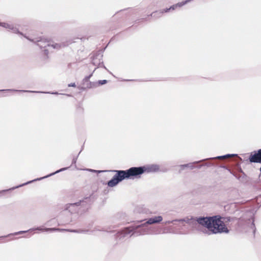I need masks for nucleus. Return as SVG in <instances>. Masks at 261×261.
Returning a JSON list of instances; mask_svg holds the SVG:
<instances>
[{
  "label": "nucleus",
  "instance_id": "aec40b11",
  "mask_svg": "<svg viewBox=\"0 0 261 261\" xmlns=\"http://www.w3.org/2000/svg\"><path fill=\"white\" fill-rule=\"evenodd\" d=\"M250 213L251 215H250V218L249 219V220L251 222V223L250 224V228L251 229H252L253 233L254 234L255 231H256V228L255 226L254 220L253 218V214L251 212H250Z\"/></svg>",
  "mask_w": 261,
  "mask_h": 261
},
{
  "label": "nucleus",
  "instance_id": "412c9836",
  "mask_svg": "<svg viewBox=\"0 0 261 261\" xmlns=\"http://www.w3.org/2000/svg\"><path fill=\"white\" fill-rule=\"evenodd\" d=\"M66 231L75 233H87L89 231L88 229H67Z\"/></svg>",
  "mask_w": 261,
  "mask_h": 261
},
{
  "label": "nucleus",
  "instance_id": "39448f33",
  "mask_svg": "<svg viewBox=\"0 0 261 261\" xmlns=\"http://www.w3.org/2000/svg\"><path fill=\"white\" fill-rule=\"evenodd\" d=\"M207 216L199 217H191L190 218L186 217L182 219H176L174 221H177L179 222H186L191 225L192 227L198 229H207V225L205 224L206 222Z\"/></svg>",
  "mask_w": 261,
  "mask_h": 261
},
{
  "label": "nucleus",
  "instance_id": "7ed1b4c3",
  "mask_svg": "<svg viewBox=\"0 0 261 261\" xmlns=\"http://www.w3.org/2000/svg\"><path fill=\"white\" fill-rule=\"evenodd\" d=\"M89 202L90 197H87L78 202L66 204L64 210L68 211L71 214L82 215L88 210Z\"/></svg>",
  "mask_w": 261,
  "mask_h": 261
},
{
  "label": "nucleus",
  "instance_id": "72a5a7b5",
  "mask_svg": "<svg viewBox=\"0 0 261 261\" xmlns=\"http://www.w3.org/2000/svg\"><path fill=\"white\" fill-rule=\"evenodd\" d=\"M119 215H120V217H120V218H121V217H122V216H123V217H124V214H118L117 217H118V216H119Z\"/></svg>",
  "mask_w": 261,
  "mask_h": 261
},
{
  "label": "nucleus",
  "instance_id": "473e14b6",
  "mask_svg": "<svg viewBox=\"0 0 261 261\" xmlns=\"http://www.w3.org/2000/svg\"><path fill=\"white\" fill-rule=\"evenodd\" d=\"M203 166V165H197L196 166H195V168H197L198 169H200Z\"/></svg>",
  "mask_w": 261,
  "mask_h": 261
},
{
  "label": "nucleus",
  "instance_id": "0eeeda50",
  "mask_svg": "<svg viewBox=\"0 0 261 261\" xmlns=\"http://www.w3.org/2000/svg\"><path fill=\"white\" fill-rule=\"evenodd\" d=\"M34 230H40V231H48V232H54V231H59V230H60V229L57 228H43L42 226H39V227H37L35 228H31L28 230H21V231H19L16 232L14 233H11L8 234V235H6V236H0V240H2L4 238H6L7 237H10L11 236H15V235H17V234H23L27 232H31V231H34Z\"/></svg>",
  "mask_w": 261,
  "mask_h": 261
},
{
  "label": "nucleus",
  "instance_id": "5701e85b",
  "mask_svg": "<svg viewBox=\"0 0 261 261\" xmlns=\"http://www.w3.org/2000/svg\"><path fill=\"white\" fill-rule=\"evenodd\" d=\"M10 30H11L12 31V32L14 33L20 34L21 35L23 36L24 37L25 36V35H24L22 33L20 32L19 30H18V29L16 27H15L13 24L12 25Z\"/></svg>",
  "mask_w": 261,
  "mask_h": 261
},
{
  "label": "nucleus",
  "instance_id": "ea45409f",
  "mask_svg": "<svg viewBox=\"0 0 261 261\" xmlns=\"http://www.w3.org/2000/svg\"><path fill=\"white\" fill-rule=\"evenodd\" d=\"M148 16H151V14L150 15H149ZM152 17H153V16H152Z\"/></svg>",
  "mask_w": 261,
  "mask_h": 261
},
{
  "label": "nucleus",
  "instance_id": "dca6fc26",
  "mask_svg": "<svg viewBox=\"0 0 261 261\" xmlns=\"http://www.w3.org/2000/svg\"><path fill=\"white\" fill-rule=\"evenodd\" d=\"M67 45L66 44V43H54L53 42H50V46L49 49L52 48L59 50L61 48L64 47Z\"/></svg>",
  "mask_w": 261,
  "mask_h": 261
},
{
  "label": "nucleus",
  "instance_id": "7c9ffc66",
  "mask_svg": "<svg viewBox=\"0 0 261 261\" xmlns=\"http://www.w3.org/2000/svg\"><path fill=\"white\" fill-rule=\"evenodd\" d=\"M90 171H92V172H98V173H100V172H106L107 171H102V170H93V169L90 170Z\"/></svg>",
  "mask_w": 261,
  "mask_h": 261
},
{
  "label": "nucleus",
  "instance_id": "a878e982",
  "mask_svg": "<svg viewBox=\"0 0 261 261\" xmlns=\"http://www.w3.org/2000/svg\"><path fill=\"white\" fill-rule=\"evenodd\" d=\"M81 151H82V150L80 151V152L79 153V154L76 156H74L73 159H72V165H74L75 167H76V161H77V158H78L80 153L81 152Z\"/></svg>",
  "mask_w": 261,
  "mask_h": 261
},
{
  "label": "nucleus",
  "instance_id": "f704fd0d",
  "mask_svg": "<svg viewBox=\"0 0 261 261\" xmlns=\"http://www.w3.org/2000/svg\"><path fill=\"white\" fill-rule=\"evenodd\" d=\"M50 221H51V220L47 221V222L45 223V225H48V226H50V225L49 224V222H50Z\"/></svg>",
  "mask_w": 261,
  "mask_h": 261
},
{
  "label": "nucleus",
  "instance_id": "f257e3e1",
  "mask_svg": "<svg viewBox=\"0 0 261 261\" xmlns=\"http://www.w3.org/2000/svg\"><path fill=\"white\" fill-rule=\"evenodd\" d=\"M160 166L157 164H147L142 166L132 167L127 170H113L110 171L116 174L109 180L107 185L109 187H114L124 179L140 178L145 173H154L159 171Z\"/></svg>",
  "mask_w": 261,
  "mask_h": 261
},
{
  "label": "nucleus",
  "instance_id": "a211bd4d",
  "mask_svg": "<svg viewBox=\"0 0 261 261\" xmlns=\"http://www.w3.org/2000/svg\"><path fill=\"white\" fill-rule=\"evenodd\" d=\"M191 0H186L185 1H182L181 2L178 3L175 5H173L172 6H170L169 7L170 11H174L177 8L181 7L182 6H184L185 5L187 4L188 3L190 2Z\"/></svg>",
  "mask_w": 261,
  "mask_h": 261
},
{
  "label": "nucleus",
  "instance_id": "393cba45",
  "mask_svg": "<svg viewBox=\"0 0 261 261\" xmlns=\"http://www.w3.org/2000/svg\"><path fill=\"white\" fill-rule=\"evenodd\" d=\"M98 86V83L97 82H90L88 85V88L91 89V88H94Z\"/></svg>",
  "mask_w": 261,
  "mask_h": 261
},
{
  "label": "nucleus",
  "instance_id": "2eb2a0df",
  "mask_svg": "<svg viewBox=\"0 0 261 261\" xmlns=\"http://www.w3.org/2000/svg\"><path fill=\"white\" fill-rule=\"evenodd\" d=\"M97 68H95L94 70L93 71V72H92L90 75H87L86 76H85L84 79L82 81V85H83V87H82V89L83 90H85L86 89V88H88V84L90 82L89 80H90V79L91 77V76L93 75V72H94V71Z\"/></svg>",
  "mask_w": 261,
  "mask_h": 261
},
{
  "label": "nucleus",
  "instance_id": "e433bc0d",
  "mask_svg": "<svg viewBox=\"0 0 261 261\" xmlns=\"http://www.w3.org/2000/svg\"><path fill=\"white\" fill-rule=\"evenodd\" d=\"M77 218H78V217L76 216L75 217H74V218H73V219H77Z\"/></svg>",
  "mask_w": 261,
  "mask_h": 261
},
{
  "label": "nucleus",
  "instance_id": "a19ab883",
  "mask_svg": "<svg viewBox=\"0 0 261 261\" xmlns=\"http://www.w3.org/2000/svg\"><path fill=\"white\" fill-rule=\"evenodd\" d=\"M159 16L158 14H156V16Z\"/></svg>",
  "mask_w": 261,
  "mask_h": 261
},
{
  "label": "nucleus",
  "instance_id": "c9c22d12",
  "mask_svg": "<svg viewBox=\"0 0 261 261\" xmlns=\"http://www.w3.org/2000/svg\"><path fill=\"white\" fill-rule=\"evenodd\" d=\"M220 167L222 168L226 169V167L224 165H221Z\"/></svg>",
  "mask_w": 261,
  "mask_h": 261
},
{
  "label": "nucleus",
  "instance_id": "2f4dec72",
  "mask_svg": "<svg viewBox=\"0 0 261 261\" xmlns=\"http://www.w3.org/2000/svg\"><path fill=\"white\" fill-rule=\"evenodd\" d=\"M8 192L7 189V190H3L0 191V194H2L3 193H5L6 192Z\"/></svg>",
  "mask_w": 261,
  "mask_h": 261
},
{
  "label": "nucleus",
  "instance_id": "6ab92c4d",
  "mask_svg": "<svg viewBox=\"0 0 261 261\" xmlns=\"http://www.w3.org/2000/svg\"><path fill=\"white\" fill-rule=\"evenodd\" d=\"M135 212L139 214H148L151 213V212L148 209L141 206L136 207Z\"/></svg>",
  "mask_w": 261,
  "mask_h": 261
},
{
  "label": "nucleus",
  "instance_id": "20e7f679",
  "mask_svg": "<svg viewBox=\"0 0 261 261\" xmlns=\"http://www.w3.org/2000/svg\"><path fill=\"white\" fill-rule=\"evenodd\" d=\"M141 225H136L135 223L133 225L125 227L122 230L118 231L115 235L116 240H121L127 237L128 234L130 236L138 237L144 234V229L140 228Z\"/></svg>",
  "mask_w": 261,
  "mask_h": 261
},
{
  "label": "nucleus",
  "instance_id": "4468645a",
  "mask_svg": "<svg viewBox=\"0 0 261 261\" xmlns=\"http://www.w3.org/2000/svg\"><path fill=\"white\" fill-rule=\"evenodd\" d=\"M170 12L169 8H167L160 11H155L151 13V15L155 18L161 17L164 13H168Z\"/></svg>",
  "mask_w": 261,
  "mask_h": 261
},
{
  "label": "nucleus",
  "instance_id": "423d86ee",
  "mask_svg": "<svg viewBox=\"0 0 261 261\" xmlns=\"http://www.w3.org/2000/svg\"><path fill=\"white\" fill-rule=\"evenodd\" d=\"M163 220V217L161 216H155L148 219H145L137 222L135 223L136 225H141L140 228L144 229V234L148 232V225L154 224H159Z\"/></svg>",
  "mask_w": 261,
  "mask_h": 261
},
{
  "label": "nucleus",
  "instance_id": "bb28decb",
  "mask_svg": "<svg viewBox=\"0 0 261 261\" xmlns=\"http://www.w3.org/2000/svg\"><path fill=\"white\" fill-rule=\"evenodd\" d=\"M107 83H108V81L106 80H99L97 82L98 86L102 85L107 84Z\"/></svg>",
  "mask_w": 261,
  "mask_h": 261
},
{
  "label": "nucleus",
  "instance_id": "cd10ccee",
  "mask_svg": "<svg viewBox=\"0 0 261 261\" xmlns=\"http://www.w3.org/2000/svg\"><path fill=\"white\" fill-rule=\"evenodd\" d=\"M174 222H177V221H174V219L171 221H170V220L166 221L164 222L163 223L164 225H168L171 223H173Z\"/></svg>",
  "mask_w": 261,
  "mask_h": 261
},
{
  "label": "nucleus",
  "instance_id": "4c0bfd02",
  "mask_svg": "<svg viewBox=\"0 0 261 261\" xmlns=\"http://www.w3.org/2000/svg\"><path fill=\"white\" fill-rule=\"evenodd\" d=\"M72 221H73V219H72V218H71V220L69 221V222H72Z\"/></svg>",
  "mask_w": 261,
  "mask_h": 261
},
{
  "label": "nucleus",
  "instance_id": "f03ea898",
  "mask_svg": "<svg viewBox=\"0 0 261 261\" xmlns=\"http://www.w3.org/2000/svg\"><path fill=\"white\" fill-rule=\"evenodd\" d=\"M235 218L231 217H222L220 215L207 216V229H198V231L207 235L228 233L229 230L227 227L228 222L233 221Z\"/></svg>",
  "mask_w": 261,
  "mask_h": 261
},
{
  "label": "nucleus",
  "instance_id": "9d476101",
  "mask_svg": "<svg viewBox=\"0 0 261 261\" xmlns=\"http://www.w3.org/2000/svg\"><path fill=\"white\" fill-rule=\"evenodd\" d=\"M69 167H64V168H61V169H59V170H58L56 171L55 172H53V173H50V174H48V175H46V176H44V177H40V178H37L35 179H34V180L29 181H28V182H27L23 183V184H22L19 185H18V186H16V187H12V188H10V189H7V190H8V191H12V190H14V189H16V188H19V187H22V186H25V185H28V184H29L32 183L33 182H34V181H37V180H41V179H44V178H48V177H50V176H53V175H55L56 174H57V173H60V172H62V171H65V170H67V169H69Z\"/></svg>",
  "mask_w": 261,
  "mask_h": 261
},
{
  "label": "nucleus",
  "instance_id": "9b49d317",
  "mask_svg": "<svg viewBox=\"0 0 261 261\" xmlns=\"http://www.w3.org/2000/svg\"><path fill=\"white\" fill-rule=\"evenodd\" d=\"M102 57L103 55L102 54L101 52L98 51L96 53H94L91 57L92 63L94 66H99L100 64H101L103 68H104L106 70H108L103 64Z\"/></svg>",
  "mask_w": 261,
  "mask_h": 261
},
{
  "label": "nucleus",
  "instance_id": "c756f323",
  "mask_svg": "<svg viewBox=\"0 0 261 261\" xmlns=\"http://www.w3.org/2000/svg\"><path fill=\"white\" fill-rule=\"evenodd\" d=\"M68 87H76V85H75V84L74 83H71L69 84L68 85Z\"/></svg>",
  "mask_w": 261,
  "mask_h": 261
},
{
  "label": "nucleus",
  "instance_id": "f3484780",
  "mask_svg": "<svg viewBox=\"0 0 261 261\" xmlns=\"http://www.w3.org/2000/svg\"><path fill=\"white\" fill-rule=\"evenodd\" d=\"M191 0H186L185 1H182L181 2L178 3L175 5H173L172 6H170L169 7L170 11H174L177 8L181 7L182 6H184L185 5L187 4L188 3L190 2Z\"/></svg>",
  "mask_w": 261,
  "mask_h": 261
},
{
  "label": "nucleus",
  "instance_id": "ddd939ff",
  "mask_svg": "<svg viewBox=\"0 0 261 261\" xmlns=\"http://www.w3.org/2000/svg\"><path fill=\"white\" fill-rule=\"evenodd\" d=\"M4 91H13V92H27V93H50L51 94H59L57 92H42V91H31V90H15L13 89H1L0 90V92H4Z\"/></svg>",
  "mask_w": 261,
  "mask_h": 261
},
{
  "label": "nucleus",
  "instance_id": "4be33fe9",
  "mask_svg": "<svg viewBox=\"0 0 261 261\" xmlns=\"http://www.w3.org/2000/svg\"><path fill=\"white\" fill-rule=\"evenodd\" d=\"M12 24L8 23L6 22H0V26L2 27L3 28H5L7 29L10 30L11 29V27L12 26Z\"/></svg>",
  "mask_w": 261,
  "mask_h": 261
},
{
  "label": "nucleus",
  "instance_id": "1a4fd4ad",
  "mask_svg": "<svg viewBox=\"0 0 261 261\" xmlns=\"http://www.w3.org/2000/svg\"><path fill=\"white\" fill-rule=\"evenodd\" d=\"M25 38L30 40L31 42H37V45L39 46L41 48H44L43 50L45 55H47L49 53V49L47 48L50 47V41L47 40L45 38H41L39 40H36L35 39H31L28 37L24 36Z\"/></svg>",
  "mask_w": 261,
  "mask_h": 261
},
{
  "label": "nucleus",
  "instance_id": "c85d7f7f",
  "mask_svg": "<svg viewBox=\"0 0 261 261\" xmlns=\"http://www.w3.org/2000/svg\"><path fill=\"white\" fill-rule=\"evenodd\" d=\"M215 164L213 163H206L205 164H203V166H206L207 167H210L212 166H214Z\"/></svg>",
  "mask_w": 261,
  "mask_h": 261
},
{
  "label": "nucleus",
  "instance_id": "6e6552de",
  "mask_svg": "<svg viewBox=\"0 0 261 261\" xmlns=\"http://www.w3.org/2000/svg\"><path fill=\"white\" fill-rule=\"evenodd\" d=\"M236 155H237V154H225L223 155H220V156H217L214 157V158H207V159L200 160L199 161H196L193 163H188V164L180 165V168L181 170H184L187 167L190 168L191 169H193L195 168L194 164H198L201 162H203L204 161L210 160H215V159H222L227 158L229 156H236Z\"/></svg>",
  "mask_w": 261,
  "mask_h": 261
},
{
  "label": "nucleus",
  "instance_id": "f8f14e48",
  "mask_svg": "<svg viewBox=\"0 0 261 261\" xmlns=\"http://www.w3.org/2000/svg\"><path fill=\"white\" fill-rule=\"evenodd\" d=\"M248 160L251 163H261V149L251 152Z\"/></svg>",
  "mask_w": 261,
  "mask_h": 261
},
{
  "label": "nucleus",
  "instance_id": "79ce46f5",
  "mask_svg": "<svg viewBox=\"0 0 261 261\" xmlns=\"http://www.w3.org/2000/svg\"><path fill=\"white\" fill-rule=\"evenodd\" d=\"M126 81H129L130 80H126Z\"/></svg>",
  "mask_w": 261,
  "mask_h": 261
},
{
  "label": "nucleus",
  "instance_id": "b1692460",
  "mask_svg": "<svg viewBox=\"0 0 261 261\" xmlns=\"http://www.w3.org/2000/svg\"><path fill=\"white\" fill-rule=\"evenodd\" d=\"M95 231H107V232H111L107 229L105 227H101L100 226H96L94 227V229L91 231V232H93Z\"/></svg>",
  "mask_w": 261,
  "mask_h": 261
},
{
  "label": "nucleus",
  "instance_id": "58836bf2",
  "mask_svg": "<svg viewBox=\"0 0 261 261\" xmlns=\"http://www.w3.org/2000/svg\"><path fill=\"white\" fill-rule=\"evenodd\" d=\"M240 170H241V172L244 174V173L243 172V170L241 169H240Z\"/></svg>",
  "mask_w": 261,
  "mask_h": 261
}]
</instances>
